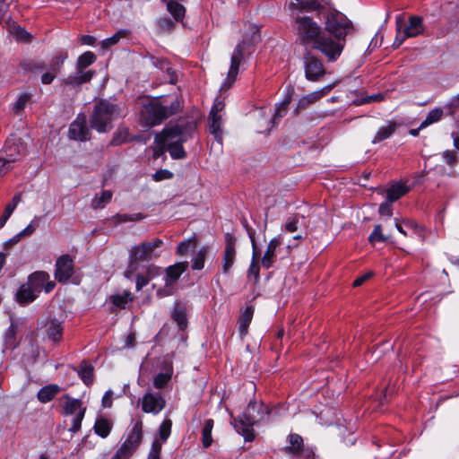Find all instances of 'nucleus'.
Here are the masks:
<instances>
[{
    "mask_svg": "<svg viewBox=\"0 0 459 459\" xmlns=\"http://www.w3.org/2000/svg\"><path fill=\"white\" fill-rule=\"evenodd\" d=\"M196 128L195 121L179 120L175 125L166 126L161 132L155 134V143L159 151L155 155L159 156L168 151L172 159L181 160L186 158V152L183 148V143L193 138Z\"/></svg>",
    "mask_w": 459,
    "mask_h": 459,
    "instance_id": "f257e3e1",
    "label": "nucleus"
},
{
    "mask_svg": "<svg viewBox=\"0 0 459 459\" xmlns=\"http://www.w3.org/2000/svg\"><path fill=\"white\" fill-rule=\"evenodd\" d=\"M181 109L178 98L173 100L155 99L144 103L140 111V119L147 126L160 125L165 119L177 114Z\"/></svg>",
    "mask_w": 459,
    "mask_h": 459,
    "instance_id": "f03ea898",
    "label": "nucleus"
},
{
    "mask_svg": "<svg viewBox=\"0 0 459 459\" xmlns=\"http://www.w3.org/2000/svg\"><path fill=\"white\" fill-rule=\"evenodd\" d=\"M269 413L267 407L264 403H257L251 401L248 403L245 412L232 420L233 427L246 441H252L255 437L253 426L256 422L263 420L266 414Z\"/></svg>",
    "mask_w": 459,
    "mask_h": 459,
    "instance_id": "7ed1b4c3",
    "label": "nucleus"
},
{
    "mask_svg": "<svg viewBox=\"0 0 459 459\" xmlns=\"http://www.w3.org/2000/svg\"><path fill=\"white\" fill-rule=\"evenodd\" d=\"M121 115L120 108L107 100H101L96 103L90 123L91 128L99 133H105L112 128V122Z\"/></svg>",
    "mask_w": 459,
    "mask_h": 459,
    "instance_id": "20e7f679",
    "label": "nucleus"
},
{
    "mask_svg": "<svg viewBox=\"0 0 459 459\" xmlns=\"http://www.w3.org/2000/svg\"><path fill=\"white\" fill-rule=\"evenodd\" d=\"M355 31L353 23L342 13L331 12L327 14L325 32L346 44V37Z\"/></svg>",
    "mask_w": 459,
    "mask_h": 459,
    "instance_id": "39448f33",
    "label": "nucleus"
},
{
    "mask_svg": "<svg viewBox=\"0 0 459 459\" xmlns=\"http://www.w3.org/2000/svg\"><path fill=\"white\" fill-rule=\"evenodd\" d=\"M294 30L298 35V40L301 45H310L314 43L323 33L321 27L307 16H297L294 19Z\"/></svg>",
    "mask_w": 459,
    "mask_h": 459,
    "instance_id": "423d86ee",
    "label": "nucleus"
},
{
    "mask_svg": "<svg viewBox=\"0 0 459 459\" xmlns=\"http://www.w3.org/2000/svg\"><path fill=\"white\" fill-rule=\"evenodd\" d=\"M59 403L62 407L63 415H74L72 426L68 431L72 434L77 433L82 428V421L85 416L86 407L83 406L80 399L73 398L67 394L59 398Z\"/></svg>",
    "mask_w": 459,
    "mask_h": 459,
    "instance_id": "0eeeda50",
    "label": "nucleus"
},
{
    "mask_svg": "<svg viewBox=\"0 0 459 459\" xmlns=\"http://www.w3.org/2000/svg\"><path fill=\"white\" fill-rule=\"evenodd\" d=\"M345 45L342 39H336L323 32L312 48L320 52L327 62H335L341 56Z\"/></svg>",
    "mask_w": 459,
    "mask_h": 459,
    "instance_id": "6e6552de",
    "label": "nucleus"
},
{
    "mask_svg": "<svg viewBox=\"0 0 459 459\" xmlns=\"http://www.w3.org/2000/svg\"><path fill=\"white\" fill-rule=\"evenodd\" d=\"M397 35L394 42L395 48L400 47L407 38H414L423 32V20L420 16H411L408 24L403 25L401 18L396 20Z\"/></svg>",
    "mask_w": 459,
    "mask_h": 459,
    "instance_id": "1a4fd4ad",
    "label": "nucleus"
},
{
    "mask_svg": "<svg viewBox=\"0 0 459 459\" xmlns=\"http://www.w3.org/2000/svg\"><path fill=\"white\" fill-rule=\"evenodd\" d=\"M303 65L305 76L311 82L319 81L326 73L323 61L309 51L304 54Z\"/></svg>",
    "mask_w": 459,
    "mask_h": 459,
    "instance_id": "9d476101",
    "label": "nucleus"
},
{
    "mask_svg": "<svg viewBox=\"0 0 459 459\" xmlns=\"http://www.w3.org/2000/svg\"><path fill=\"white\" fill-rule=\"evenodd\" d=\"M249 45V42L247 39H244L241 42H239L231 56L230 60V67L228 72L227 78L224 83L221 86V89L227 90L229 89L232 83L235 82L236 77L238 74V67L243 60V53L247 47Z\"/></svg>",
    "mask_w": 459,
    "mask_h": 459,
    "instance_id": "9b49d317",
    "label": "nucleus"
},
{
    "mask_svg": "<svg viewBox=\"0 0 459 459\" xmlns=\"http://www.w3.org/2000/svg\"><path fill=\"white\" fill-rule=\"evenodd\" d=\"M140 401L144 413L157 415L166 406V400L160 392L147 391Z\"/></svg>",
    "mask_w": 459,
    "mask_h": 459,
    "instance_id": "f8f14e48",
    "label": "nucleus"
},
{
    "mask_svg": "<svg viewBox=\"0 0 459 459\" xmlns=\"http://www.w3.org/2000/svg\"><path fill=\"white\" fill-rule=\"evenodd\" d=\"M50 276L48 273L38 271L31 273L27 281V284L39 294L42 290L47 293L50 292L56 286L55 281L49 280Z\"/></svg>",
    "mask_w": 459,
    "mask_h": 459,
    "instance_id": "ddd939ff",
    "label": "nucleus"
},
{
    "mask_svg": "<svg viewBox=\"0 0 459 459\" xmlns=\"http://www.w3.org/2000/svg\"><path fill=\"white\" fill-rule=\"evenodd\" d=\"M74 274V260L69 255H61L56 262L55 277L59 282L68 281Z\"/></svg>",
    "mask_w": 459,
    "mask_h": 459,
    "instance_id": "4468645a",
    "label": "nucleus"
},
{
    "mask_svg": "<svg viewBox=\"0 0 459 459\" xmlns=\"http://www.w3.org/2000/svg\"><path fill=\"white\" fill-rule=\"evenodd\" d=\"M143 441V421L137 419L132 429L126 434L125 441L121 444L124 447L134 453Z\"/></svg>",
    "mask_w": 459,
    "mask_h": 459,
    "instance_id": "2eb2a0df",
    "label": "nucleus"
},
{
    "mask_svg": "<svg viewBox=\"0 0 459 459\" xmlns=\"http://www.w3.org/2000/svg\"><path fill=\"white\" fill-rule=\"evenodd\" d=\"M236 238L230 233L225 234V248L222 260V273H229L236 259Z\"/></svg>",
    "mask_w": 459,
    "mask_h": 459,
    "instance_id": "dca6fc26",
    "label": "nucleus"
},
{
    "mask_svg": "<svg viewBox=\"0 0 459 459\" xmlns=\"http://www.w3.org/2000/svg\"><path fill=\"white\" fill-rule=\"evenodd\" d=\"M18 156L17 146L5 144L0 150V175L5 174L10 169V165L16 161Z\"/></svg>",
    "mask_w": 459,
    "mask_h": 459,
    "instance_id": "f3484780",
    "label": "nucleus"
},
{
    "mask_svg": "<svg viewBox=\"0 0 459 459\" xmlns=\"http://www.w3.org/2000/svg\"><path fill=\"white\" fill-rule=\"evenodd\" d=\"M333 87V85H326L318 91L310 92L300 98L296 108V113L298 114L300 110L306 109L309 105L326 96L332 91Z\"/></svg>",
    "mask_w": 459,
    "mask_h": 459,
    "instance_id": "a211bd4d",
    "label": "nucleus"
},
{
    "mask_svg": "<svg viewBox=\"0 0 459 459\" xmlns=\"http://www.w3.org/2000/svg\"><path fill=\"white\" fill-rule=\"evenodd\" d=\"M153 252L151 250L150 245L143 242L134 246L129 251L130 267L133 268L134 263L138 261H149L152 258Z\"/></svg>",
    "mask_w": 459,
    "mask_h": 459,
    "instance_id": "6ab92c4d",
    "label": "nucleus"
},
{
    "mask_svg": "<svg viewBox=\"0 0 459 459\" xmlns=\"http://www.w3.org/2000/svg\"><path fill=\"white\" fill-rule=\"evenodd\" d=\"M69 137L74 140L86 141L89 138V129L84 117H78L69 126Z\"/></svg>",
    "mask_w": 459,
    "mask_h": 459,
    "instance_id": "aec40b11",
    "label": "nucleus"
},
{
    "mask_svg": "<svg viewBox=\"0 0 459 459\" xmlns=\"http://www.w3.org/2000/svg\"><path fill=\"white\" fill-rule=\"evenodd\" d=\"M289 446L284 448L285 453L292 457H300L304 449L303 438L299 434H290L288 436Z\"/></svg>",
    "mask_w": 459,
    "mask_h": 459,
    "instance_id": "412c9836",
    "label": "nucleus"
},
{
    "mask_svg": "<svg viewBox=\"0 0 459 459\" xmlns=\"http://www.w3.org/2000/svg\"><path fill=\"white\" fill-rule=\"evenodd\" d=\"M93 72L84 71L76 67V72L65 79V84L72 87H78L91 80Z\"/></svg>",
    "mask_w": 459,
    "mask_h": 459,
    "instance_id": "4be33fe9",
    "label": "nucleus"
},
{
    "mask_svg": "<svg viewBox=\"0 0 459 459\" xmlns=\"http://www.w3.org/2000/svg\"><path fill=\"white\" fill-rule=\"evenodd\" d=\"M281 239L280 237L273 238V239L270 240V242L267 245L264 255L261 260V264H262L263 267L268 269L273 265L276 249L278 247L281 246Z\"/></svg>",
    "mask_w": 459,
    "mask_h": 459,
    "instance_id": "5701e85b",
    "label": "nucleus"
},
{
    "mask_svg": "<svg viewBox=\"0 0 459 459\" xmlns=\"http://www.w3.org/2000/svg\"><path fill=\"white\" fill-rule=\"evenodd\" d=\"M38 295V292L34 291L26 282L16 292V300L19 304L24 306L34 301Z\"/></svg>",
    "mask_w": 459,
    "mask_h": 459,
    "instance_id": "b1692460",
    "label": "nucleus"
},
{
    "mask_svg": "<svg viewBox=\"0 0 459 459\" xmlns=\"http://www.w3.org/2000/svg\"><path fill=\"white\" fill-rule=\"evenodd\" d=\"M187 262L177 263L174 265H170L166 270V285L169 286L175 282L180 275L187 269Z\"/></svg>",
    "mask_w": 459,
    "mask_h": 459,
    "instance_id": "393cba45",
    "label": "nucleus"
},
{
    "mask_svg": "<svg viewBox=\"0 0 459 459\" xmlns=\"http://www.w3.org/2000/svg\"><path fill=\"white\" fill-rule=\"evenodd\" d=\"M7 30L9 33L15 38L16 40L21 42H30L31 35L23 28L17 25L14 22L7 21Z\"/></svg>",
    "mask_w": 459,
    "mask_h": 459,
    "instance_id": "a878e982",
    "label": "nucleus"
},
{
    "mask_svg": "<svg viewBox=\"0 0 459 459\" xmlns=\"http://www.w3.org/2000/svg\"><path fill=\"white\" fill-rule=\"evenodd\" d=\"M60 391L59 385L56 384L48 385L39 389L37 397L40 403H47L53 400Z\"/></svg>",
    "mask_w": 459,
    "mask_h": 459,
    "instance_id": "bb28decb",
    "label": "nucleus"
},
{
    "mask_svg": "<svg viewBox=\"0 0 459 459\" xmlns=\"http://www.w3.org/2000/svg\"><path fill=\"white\" fill-rule=\"evenodd\" d=\"M112 428L113 423L110 420L100 417L96 420L93 429L99 437L106 438L110 434Z\"/></svg>",
    "mask_w": 459,
    "mask_h": 459,
    "instance_id": "cd10ccee",
    "label": "nucleus"
},
{
    "mask_svg": "<svg viewBox=\"0 0 459 459\" xmlns=\"http://www.w3.org/2000/svg\"><path fill=\"white\" fill-rule=\"evenodd\" d=\"M172 375L173 368L170 364H168L165 368V372L159 373L153 377V386L156 389L164 388L171 380Z\"/></svg>",
    "mask_w": 459,
    "mask_h": 459,
    "instance_id": "c85d7f7f",
    "label": "nucleus"
},
{
    "mask_svg": "<svg viewBox=\"0 0 459 459\" xmlns=\"http://www.w3.org/2000/svg\"><path fill=\"white\" fill-rule=\"evenodd\" d=\"M209 132L221 143L222 140V120L221 115H209Z\"/></svg>",
    "mask_w": 459,
    "mask_h": 459,
    "instance_id": "c756f323",
    "label": "nucleus"
},
{
    "mask_svg": "<svg viewBox=\"0 0 459 459\" xmlns=\"http://www.w3.org/2000/svg\"><path fill=\"white\" fill-rule=\"evenodd\" d=\"M48 337L53 342L60 341L63 333L61 322L56 319H51L46 324Z\"/></svg>",
    "mask_w": 459,
    "mask_h": 459,
    "instance_id": "7c9ffc66",
    "label": "nucleus"
},
{
    "mask_svg": "<svg viewBox=\"0 0 459 459\" xmlns=\"http://www.w3.org/2000/svg\"><path fill=\"white\" fill-rule=\"evenodd\" d=\"M398 125L394 121H388L386 126H381L377 132L372 143H380L389 138L396 130Z\"/></svg>",
    "mask_w": 459,
    "mask_h": 459,
    "instance_id": "2f4dec72",
    "label": "nucleus"
},
{
    "mask_svg": "<svg viewBox=\"0 0 459 459\" xmlns=\"http://www.w3.org/2000/svg\"><path fill=\"white\" fill-rule=\"evenodd\" d=\"M253 315L254 308L252 307H247L246 309L241 313L238 319V331L241 337H244L247 333V329L252 321Z\"/></svg>",
    "mask_w": 459,
    "mask_h": 459,
    "instance_id": "473e14b6",
    "label": "nucleus"
},
{
    "mask_svg": "<svg viewBox=\"0 0 459 459\" xmlns=\"http://www.w3.org/2000/svg\"><path fill=\"white\" fill-rule=\"evenodd\" d=\"M287 5L290 10L314 11L318 8L319 4L316 0H290Z\"/></svg>",
    "mask_w": 459,
    "mask_h": 459,
    "instance_id": "72a5a7b5",
    "label": "nucleus"
},
{
    "mask_svg": "<svg viewBox=\"0 0 459 459\" xmlns=\"http://www.w3.org/2000/svg\"><path fill=\"white\" fill-rule=\"evenodd\" d=\"M409 192V187L404 184H394L387 189V200L390 203L395 202Z\"/></svg>",
    "mask_w": 459,
    "mask_h": 459,
    "instance_id": "f704fd0d",
    "label": "nucleus"
},
{
    "mask_svg": "<svg viewBox=\"0 0 459 459\" xmlns=\"http://www.w3.org/2000/svg\"><path fill=\"white\" fill-rule=\"evenodd\" d=\"M21 201H22V193H18L13 196L12 202L6 205L5 210L0 218V228H3L5 225L6 221L11 217V215L13 212V211L15 210L17 204Z\"/></svg>",
    "mask_w": 459,
    "mask_h": 459,
    "instance_id": "c9c22d12",
    "label": "nucleus"
},
{
    "mask_svg": "<svg viewBox=\"0 0 459 459\" xmlns=\"http://www.w3.org/2000/svg\"><path fill=\"white\" fill-rule=\"evenodd\" d=\"M167 9L176 21H180L185 16V7L175 0H167Z\"/></svg>",
    "mask_w": 459,
    "mask_h": 459,
    "instance_id": "e433bc0d",
    "label": "nucleus"
},
{
    "mask_svg": "<svg viewBox=\"0 0 459 459\" xmlns=\"http://www.w3.org/2000/svg\"><path fill=\"white\" fill-rule=\"evenodd\" d=\"M213 428V420L209 419L205 420L204 428L202 429V443L203 446L207 448L212 443V430Z\"/></svg>",
    "mask_w": 459,
    "mask_h": 459,
    "instance_id": "4c0bfd02",
    "label": "nucleus"
},
{
    "mask_svg": "<svg viewBox=\"0 0 459 459\" xmlns=\"http://www.w3.org/2000/svg\"><path fill=\"white\" fill-rule=\"evenodd\" d=\"M112 192L109 190H104L100 193V195H96V196L92 199L91 205L93 208H103L107 204H108L112 198Z\"/></svg>",
    "mask_w": 459,
    "mask_h": 459,
    "instance_id": "58836bf2",
    "label": "nucleus"
},
{
    "mask_svg": "<svg viewBox=\"0 0 459 459\" xmlns=\"http://www.w3.org/2000/svg\"><path fill=\"white\" fill-rule=\"evenodd\" d=\"M443 117V110L439 108L430 110L426 118L421 122L420 128H425L428 126L436 123Z\"/></svg>",
    "mask_w": 459,
    "mask_h": 459,
    "instance_id": "ea45409f",
    "label": "nucleus"
},
{
    "mask_svg": "<svg viewBox=\"0 0 459 459\" xmlns=\"http://www.w3.org/2000/svg\"><path fill=\"white\" fill-rule=\"evenodd\" d=\"M290 96L287 95L284 100L276 107L275 113L272 120L273 125H275L278 119L283 117L286 115L288 106L290 103Z\"/></svg>",
    "mask_w": 459,
    "mask_h": 459,
    "instance_id": "a19ab883",
    "label": "nucleus"
},
{
    "mask_svg": "<svg viewBox=\"0 0 459 459\" xmlns=\"http://www.w3.org/2000/svg\"><path fill=\"white\" fill-rule=\"evenodd\" d=\"M79 376L85 385H91L93 382V367L86 363H82L81 365Z\"/></svg>",
    "mask_w": 459,
    "mask_h": 459,
    "instance_id": "79ce46f5",
    "label": "nucleus"
},
{
    "mask_svg": "<svg viewBox=\"0 0 459 459\" xmlns=\"http://www.w3.org/2000/svg\"><path fill=\"white\" fill-rule=\"evenodd\" d=\"M172 421L165 419L159 429V439L161 444L165 443L171 433Z\"/></svg>",
    "mask_w": 459,
    "mask_h": 459,
    "instance_id": "37998d69",
    "label": "nucleus"
},
{
    "mask_svg": "<svg viewBox=\"0 0 459 459\" xmlns=\"http://www.w3.org/2000/svg\"><path fill=\"white\" fill-rule=\"evenodd\" d=\"M96 60V56L90 51L81 55L77 60V68L84 70Z\"/></svg>",
    "mask_w": 459,
    "mask_h": 459,
    "instance_id": "c03bdc74",
    "label": "nucleus"
},
{
    "mask_svg": "<svg viewBox=\"0 0 459 459\" xmlns=\"http://www.w3.org/2000/svg\"><path fill=\"white\" fill-rule=\"evenodd\" d=\"M110 299L116 307L124 308L128 302L133 300V296L129 291H125L123 294L112 296Z\"/></svg>",
    "mask_w": 459,
    "mask_h": 459,
    "instance_id": "a18cd8bd",
    "label": "nucleus"
},
{
    "mask_svg": "<svg viewBox=\"0 0 459 459\" xmlns=\"http://www.w3.org/2000/svg\"><path fill=\"white\" fill-rule=\"evenodd\" d=\"M126 30H119L117 33H115L113 36L103 39L100 43L102 48L107 49V48H110L111 46L116 45L117 43H118V41L122 38L126 37Z\"/></svg>",
    "mask_w": 459,
    "mask_h": 459,
    "instance_id": "49530a36",
    "label": "nucleus"
},
{
    "mask_svg": "<svg viewBox=\"0 0 459 459\" xmlns=\"http://www.w3.org/2000/svg\"><path fill=\"white\" fill-rule=\"evenodd\" d=\"M207 249L205 247H202L197 254L195 255L192 263L193 270H201L204 266V260L206 256Z\"/></svg>",
    "mask_w": 459,
    "mask_h": 459,
    "instance_id": "de8ad7c7",
    "label": "nucleus"
},
{
    "mask_svg": "<svg viewBox=\"0 0 459 459\" xmlns=\"http://www.w3.org/2000/svg\"><path fill=\"white\" fill-rule=\"evenodd\" d=\"M388 237L384 235L382 232V226L380 224H377L374 227V230L368 237V241L371 244H374L376 242H385L387 241Z\"/></svg>",
    "mask_w": 459,
    "mask_h": 459,
    "instance_id": "09e8293b",
    "label": "nucleus"
},
{
    "mask_svg": "<svg viewBox=\"0 0 459 459\" xmlns=\"http://www.w3.org/2000/svg\"><path fill=\"white\" fill-rule=\"evenodd\" d=\"M15 335H16V327L13 324H12L4 333V342H5L6 348L12 349L15 346V344H16Z\"/></svg>",
    "mask_w": 459,
    "mask_h": 459,
    "instance_id": "8fccbe9b",
    "label": "nucleus"
},
{
    "mask_svg": "<svg viewBox=\"0 0 459 459\" xmlns=\"http://www.w3.org/2000/svg\"><path fill=\"white\" fill-rule=\"evenodd\" d=\"M30 100V95L28 93H21L13 103V109L15 113H20L26 107L27 103Z\"/></svg>",
    "mask_w": 459,
    "mask_h": 459,
    "instance_id": "3c124183",
    "label": "nucleus"
},
{
    "mask_svg": "<svg viewBox=\"0 0 459 459\" xmlns=\"http://www.w3.org/2000/svg\"><path fill=\"white\" fill-rule=\"evenodd\" d=\"M162 444L160 440H154L152 444L147 459H160Z\"/></svg>",
    "mask_w": 459,
    "mask_h": 459,
    "instance_id": "603ef678",
    "label": "nucleus"
},
{
    "mask_svg": "<svg viewBox=\"0 0 459 459\" xmlns=\"http://www.w3.org/2000/svg\"><path fill=\"white\" fill-rule=\"evenodd\" d=\"M173 318L177 322L180 329L184 330L186 327V317L182 309L176 308L173 312Z\"/></svg>",
    "mask_w": 459,
    "mask_h": 459,
    "instance_id": "864d4df0",
    "label": "nucleus"
},
{
    "mask_svg": "<svg viewBox=\"0 0 459 459\" xmlns=\"http://www.w3.org/2000/svg\"><path fill=\"white\" fill-rule=\"evenodd\" d=\"M133 455L134 453L130 449L121 445L111 459H129Z\"/></svg>",
    "mask_w": 459,
    "mask_h": 459,
    "instance_id": "5fc2aeb1",
    "label": "nucleus"
},
{
    "mask_svg": "<svg viewBox=\"0 0 459 459\" xmlns=\"http://www.w3.org/2000/svg\"><path fill=\"white\" fill-rule=\"evenodd\" d=\"M195 247V243L191 239L185 240L178 246L177 254L179 255H186L190 247Z\"/></svg>",
    "mask_w": 459,
    "mask_h": 459,
    "instance_id": "6e6d98bb",
    "label": "nucleus"
},
{
    "mask_svg": "<svg viewBox=\"0 0 459 459\" xmlns=\"http://www.w3.org/2000/svg\"><path fill=\"white\" fill-rule=\"evenodd\" d=\"M172 178H173V173L168 169H160L153 174V179L155 181L170 179Z\"/></svg>",
    "mask_w": 459,
    "mask_h": 459,
    "instance_id": "4d7b16f0",
    "label": "nucleus"
},
{
    "mask_svg": "<svg viewBox=\"0 0 459 459\" xmlns=\"http://www.w3.org/2000/svg\"><path fill=\"white\" fill-rule=\"evenodd\" d=\"M117 218L119 222H126V221H129L142 220V219H143V215H142L141 213L117 214Z\"/></svg>",
    "mask_w": 459,
    "mask_h": 459,
    "instance_id": "13d9d810",
    "label": "nucleus"
},
{
    "mask_svg": "<svg viewBox=\"0 0 459 459\" xmlns=\"http://www.w3.org/2000/svg\"><path fill=\"white\" fill-rule=\"evenodd\" d=\"M443 158L449 165H454L457 162V154L455 151H446L443 153Z\"/></svg>",
    "mask_w": 459,
    "mask_h": 459,
    "instance_id": "bf43d9fd",
    "label": "nucleus"
},
{
    "mask_svg": "<svg viewBox=\"0 0 459 459\" xmlns=\"http://www.w3.org/2000/svg\"><path fill=\"white\" fill-rule=\"evenodd\" d=\"M298 216H294L285 223V230L289 232H294L298 230Z\"/></svg>",
    "mask_w": 459,
    "mask_h": 459,
    "instance_id": "052dcab7",
    "label": "nucleus"
},
{
    "mask_svg": "<svg viewBox=\"0 0 459 459\" xmlns=\"http://www.w3.org/2000/svg\"><path fill=\"white\" fill-rule=\"evenodd\" d=\"M151 281V277H147L146 275L138 274L136 278V290H141L144 286H146Z\"/></svg>",
    "mask_w": 459,
    "mask_h": 459,
    "instance_id": "680f3d73",
    "label": "nucleus"
},
{
    "mask_svg": "<svg viewBox=\"0 0 459 459\" xmlns=\"http://www.w3.org/2000/svg\"><path fill=\"white\" fill-rule=\"evenodd\" d=\"M37 219L35 218L23 230L20 232L21 236L27 237L30 236L35 230L38 226L37 223H35Z\"/></svg>",
    "mask_w": 459,
    "mask_h": 459,
    "instance_id": "e2e57ef3",
    "label": "nucleus"
},
{
    "mask_svg": "<svg viewBox=\"0 0 459 459\" xmlns=\"http://www.w3.org/2000/svg\"><path fill=\"white\" fill-rule=\"evenodd\" d=\"M392 212H393L392 205L389 201L380 204L379 213L381 215H386V216L390 217L392 215Z\"/></svg>",
    "mask_w": 459,
    "mask_h": 459,
    "instance_id": "0e129e2a",
    "label": "nucleus"
},
{
    "mask_svg": "<svg viewBox=\"0 0 459 459\" xmlns=\"http://www.w3.org/2000/svg\"><path fill=\"white\" fill-rule=\"evenodd\" d=\"M248 235H249V238L251 239L252 247H253L252 261L257 262V258H258L259 253H258L256 243H255V232L254 231H248Z\"/></svg>",
    "mask_w": 459,
    "mask_h": 459,
    "instance_id": "69168bd1",
    "label": "nucleus"
},
{
    "mask_svg": "<svg viewBox=\"0 0 459 459\" xmlns=\"http://www.w3.org/2000/svg\"><path fill=\"white\" fill-rule=\"evenodd\" d=\"M224 106L225 105H224L223 101L216 100L212 109H211L210 115H212V116L220 115L219 113L223 110Z\"/></svg>",
    "mask_w": 459,
    "mask_h": 459,
    "instance_id": "338daca9",
    "label": "nucleus"
},
{
    "mask_svg": "<svg viewBox=\"0 0 459 459\" xmlns=\"http://www.w3.org/2000/svg\"><path fill=\"white\" fill-rule=\"evenodd\" d=\"M248 275H254L256 281L259 279V265L257 262H251L248 269Z\"/></svg>",
    "mask_w": 459,
    "mask_h": 459,
    "instance_id": "774afa93",
    "label": "nucleus"
}]
</instances>
